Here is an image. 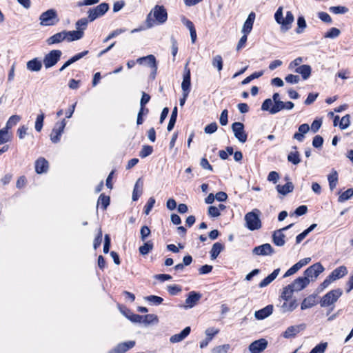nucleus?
<instances>
[{"mask_svg":"<svg viewBox=\"0 0 353 353\" xmlns=\"http://www.w3.org/2000/svg\"><path fill=\"white\" fill-rule=\"evenodd\" d=\"M274 19L276 22L280 25V31L283 33H285L292 28L294 17L290 11H287L284 17L283 8L280 6L274 14Z\"/></svg>","mask_w":353,"mask_h":353,"instance_id":"1","label":"nucleus"},{"mask_svg":"<svg viewBox=\"0 0 353 353\" xmlns=\"http://www.w3.org/2000/svg\"><path fill=\"white\" fill-rule=\"evenodd\" d=\"M167 19L168 14L164 7L156 6L147 16V28H152L155 23L162 24L167 21Z\"/></svg>","mask_w":353,"mask_h":353,"instance_id":"2","label":"nucleus"},{"mask_svg":"<svg viewBox=\"0 0 353 353\" xmlns=\"http://www.w3.org/2000/svg\"><path fill=\"white\" fill-rule=\"evenodd\" d=\"M259 215L260 212L259 210L248 212L244 217L245 227L252 231L260 229L261 228V221Z\"/></svg>","mask_w":353,"mask_h":353,"instance_id":"3","label":"nucleus"},{"mask_svg":"<svg viewBox=\"0 0 353 353\" xmlns=\"http://www.w3.org/2000/svg\"><path fill=\"white\" fill-rule=\"evenodd\" d=\"M342 294L343 291L341 289H335L330 291L322 297L320 301L321 306L328 307L334 304Z\"/></svg>","mask_w":353,"mask_h":353,"instance_id":"4","label":"nucleus"},{"mask_svg":"<svg viewBox=\"0 0 353 353\" xmlns=\"http://www.w3.org/2000/svg\"><path fill=\"white\" fill-rule=\"evenodd\" d=\"M40 25L43 26H54L58 21L57 11L54 9H50L43 12L40 17Z\"/></svg>","mask_w":353,"mask_h":353,"instance_id":"5","label":"nucleus"},{"mask_svg":"<svg viewBox=\"0 0 353 353\" xmlns=\"http://www.w3.org/2000/svg\"><path fill=\"white\" fill-rule=\"evenodd\" d=\"M62 52L59 50H52L46 54L43 58V64L46 68H50L56 65L61 57Z\"/></svg>","mask_w":353,"mask_h":353,"instance_id":"6","label":"nucleus"},{"mask_svg":"<svg viewBox=\"0 0 353 353\" xmlns=\"http://www.w3.org/2000/svg\"><path fill=\"white\" fill-rule=\"evenodd\" d=\"M66 125V121L63 119L61 121L55 123L50 135V140L54 143H57L61 139V136Z\"/></svg>","mask_w":353,"mask_h":353,"instance_id":"7","label":"nucleus"},{"mask_svg":"<svg viewBox=\"0 0 353 353\" xmlns=\"http://www.w3.org/2000/svg\"><path fill=\"white\" fill-rule=\"evenodd\" d=\"M108 9L109 6L106 3H102L94 8L90 9L88 12L89 21L92 22L96 19L103 16L106 12H108Z\"/></svg>","mask_w":353,"mask_h":353,"instance_id":"8","label":"nucleus"},{"mask_svg":"<svg viewBox=\"0 0 353 353\" xmlns=\"http://www.w3.org/2000/svg\"><path fill=\"white\" fill-rule=\"evenodd\" d=\"M324 270L323 266L320 263H316L304 271V277L313 280V279L317 278Z\"/></svg>","mask_w":353,"mask_h":353,"instance_id":"9","label":"nucleus"},{"mask_svg":"<svg viewBox=\"0 0 353 353\" xmlns=\"http://www.w3.org/2000/svg\"><path fill=\"white\" fill-rule=\"evenodd\" d=\"M232 129L234 137L241 142L245 143L247 141V134L244 130V125L241 122H234L232 125Z\"/></svg>","mask_w":353,"mask_h":353,"instance_id":"10","label":"nucleus"},{"mask_svg":"<svg viewBox=\"0 0 353 353\" xmlns=\"http://www.w3.org/2000/svg\"><path fill=\"white\" fill-rule=\"evenodd\" d=\"M293 224H290L289 225L284 227L280 230H277L274 232L272 235V241L277 246H283L285 245V234H283V231H285L290 228Z\"/></svg>","mask_w":353,"mask_h":353,"instance_id":"11","label":"nucleus"},{"mask_svg":"<svg viewBox=\"0 0 353 353\" xmlns=\"http://www.w3.org/2000/svg\"><path fill=\"white\" fill-rule=\"evenodd\" d=\"M187 63L184 68V74L183 75V81L181 83V89L184 95L189 94L191 87L190 70L188 68Z\"/></svg>","mask_w":353,"mask_h":353,"instance_id":"12","label":"nucleus"},{"mask_svg":"<svg viewBox=\"0 0 353 353\" xmlns=\"http://www.w3.org/2000/svg\"><path fill=\"white\" fill-rule=\"evenodd\" d=\"M268 346V341L265 339L254 341L249 345V350L251 353H261Z\"/></svg>","mask_w":353,"mask_h":353,"instance_id":"13","label":"nucleus"},{"mask_svg":"<svg viewBox=\"0 0 353 353\" xmlns=\"http://www.w3.org/2000/svg\"><path fill=\"white\" fill-rule=\"evenodd\" d=\"M252 253L256 255L268 256L274 253V249L270 243H265L255 247Z\"/></svg>","mask_w":353,"mask_h":353,"instance_id":"14","label":"nucleus"},{"mask_svg":"<svg viewBox=\"0 0 353 353\" xmlns=\"http://www.w3.org/2000/svg\"><path fill=\"white\" fill-rule=\"evenodd\" d=\"M310 282V279H307V278L303 276L298 277L290 285L294 292H299L306 288L309 285Z\"/></svg>","mask_w":353,"mask_h":353,"instance_id":"15","label":"nucleus"},{"mask_svg":"<svg viewBox=\"0 0 353 353\" xmlns=\"http://www.w3.org/2000/svg\"><path fill=\"white\" fill-rule=\"evenodd\" d=\"M135 345L134 341H129L118 344L109 353H125Z\"/></svg>","mask_w":353,"mask_h":353,"instance_id":"16","label":"nucleus"},{"mask_svg":"<svg viewBox=\"0 0 353 353\" xmlns=\"http://www.w3.org/2000/svg\"><path fill=\"white\" fill-rule=\"evenodd\" d=\"M305 328V324L290 326L285 330V331L283 333L282 335L284 338L289 339L290 337L296 336L298 333H299L301 330H303Z\"/></svg>","mask_w":353,"mask_h":353,"instance_id":"17","label":"nucleus"},{"mask_svg":"<svg viewBox=\"0 0 353 353\" xmlns=\"http://www.w3.org/2000/svg\"><path fill=\"white\" fill-rule=\"evenodd\" d=\"M255 13L252 12L249 14L241 30L243 34H248L252 30L253 24L255 20Z\"/></svg>","mask_w":353,"mask_h":353,"instance_id":"18","label":"nucleus"},{"mask_svg":"<svg viewBox=\"0 0 353 353\" xmlns=\"http://www.w3.org/2000/svg\"><path fill=\"white\" fill-rule=\"evenodd\" d=\"M201 296L200 294L192 291L189 293L188 296L185 299V308H192L196 305L197 302L201 299Z\"/></svg>","mask_w":353,"mask_h":353,"instance_id":"19","label":"nucleus"},{"mask_svg":"<svg viewBox=\"0 0 353 353\" xmlns=\"http://www.w3.org/2000/svg\"><path fill=\"white\" fill-rule=\"evenodd\" d=\"M190 330V327H185L180 333L172 335L170 338V341L172 343L182 341L189 335Z\"/></svg>","mask_w":353,"mask_h":353,"instance_id":"20","label":"nucleus"},{"mask_svg":"<svg viewBox=\"0 0 353 353\" xmlns=\"http://www.w3.org/2000/svg\"><path fill=\"white\" fill-rule=\"evenodd\" d=\"M64 33L65 36V41L68 42L79 40L84 34L82 30L72 31L64 30Z\"/></svg>","mask_w":353,"mask_h":353,"instance_id":"21","label":"nucleus"},{"mask_svg":"<svg viewBox=\"0 0 353 353\" xmlns=\"http://www.w3.org/2000/svg\"><path fill=\"white\" fill-rule=\"evenodd\" d=\"M272 312L273 307L272 305H270L261 310L256 311L254 313V316L258 320H263L270 316L272 314Z\"/></svg>","mask_w":353,"mask_h":353,"instance_id":"22","label":"nucleus"},{"mask_svg":"<svg viewBox=\"0 0 353 353\" xmlns=\"http://www.w3.org/2000/svg\"><path fill=\"white\" fill-rule=\"evenodd\" d=\"M48 169V162L43 157L39 158L35 161V171L38 174H41L47 172Z\"/></svg>","mask_w":353,"mask_h":353,"instance_id":"23","label":"nucleus"},{"mask_svg":"<svg viewBox=\"0 0 353 353\" xmlns=\"http://www.w3.org/2000/svg\"><path fill=\"white\" fill-rule=\"evenodd\" d=\"M137 62L139 64H143L146 63L152 69L156 71L157 70V63H156V59L154 55H148L146 57H140L137 60Z\"/></svg>","mask_w":353,"mask_h":353,"instance_id":"24","label":"nucleus"},{"mask_svg":"<svg viewBox=\"0 0 353 353\" xmlns=\"http://www.w3.org/2000/svg\"><path fill=\"white\" fill-rule=\"evenodd\" d=\"M310 130V126L307 123L301 124L299 127L298 132H296L293 138L300 142L303 141L304 139V135L307 134Z\"/></svg>","mask_w":353,"mask_h":353,"instance_id":"25","label":"nucleus"},{"mask_svg":"<svg viewBox=\"0 0 353 353\" xmlns=\"http://www.w3.org/2000/svg\"><path fill=\"white\" fill-rule=\"evenodd\" d=\"M347 274V270L345 266L341 265L334 270L330 274V277L334 281L343 278Z\"/></svg>","mask_w":353,"mask_h":353,"instance_id":"26","label":"nucleus"},{"mask_svg":"<svg viewBox=\"0 0 353 353\" xmlns=\"http://www.w3.org/2000/svg\"><path fill=\"white\" fill-rule=\"evenodd\" d=\"M294 72L301 74L302 78L306 80L310 77L312 68L309 65H301L296 68Z\"/></svg>","mask_w":353,"mask_h":353,"instance_id":"27","label":"nucleus"},{"mask_svg":"<svg viewBox=\"0 0 353 353\" xmlns=\"http://www.w3.org/2000/svg\"><path fill=\"white\" fill-rule=\"evenodd\" d=\"M65 40V36L64 33V30L58 33L54 34V35L50 37L46 42L48 45H53L59 43Z\"/></svg>","mask_w":353,"mask_h":353,"instance_id":"28","label":"nucleus"},{"mask_svg":"<svg viewBox=\"0 0 353 353\" xmlns=\"http://www.w3.org/2000/svg\"><path fill=\"white\" fill-rule=\"evenodd\" d=\"M279 272H280L279 268L275 269L272 272V273H271L270 275H268L263 281H261V283L259 284V286L262 288H264V287L268 285L270 283H272L277 277Z\"/></svg>","mask_w":353,"mask_h":353,"instance_id":"29","label":"nucleus"},{"mask_svg":"<svg viewBox=\"0 0 353 353\" xmlns=\"http://www.w3.org/2000/svg\"><path fill=\"white\" fill-rule=\"evenodd\" d=\"M143 191V181L141 179H139L134 185L132 199L133 201L138 200L139 197L142 194Z\"/></svg>","mask_w":353,"mask_h":353,"instance_id":"30","label":"nucleus"},{"mask_svg":"<svg viewBox=\"0 0 353 353\" xmlns=\"http://www.w3.org/2000/svg\"><path fill=\"white\" fill-rule=\"evenodd\" d=\"M26 65L30 71L39 72L41 69L42 63L37 59H34L28 61Z\"/></svg>","mask_w":353,"mask_h":353,"instance_id":"31","label":"nucleus"},{"mask_svg":"<svg viewBox=\"0 0 353 353\" xmlns=\"http://www.w3.org/2000/svg\"><path fill=\"white\" fill-rule=\"evenodd\" d=\"M297 307L296 300L284 301L281 305V310L283 312H288L293 311Z\"/></svg>","mask_w":353,"mask_h":353,"instance_id":"32","label":"nucleus"},{"mask_svg":"<svg viewBox=\"0 0 353 353\" xmlns=\"http://www.w3.org/2000/svg\"><path fill=\"white\" fill-rule=\"evenodd\" d=\"M329 186L331 191H332L338 183V173L336 170H332L327 176Z\"/></svg>","mask_w":353,"mask_h":353,"instance_id":"33","label":"nucleus"},{"mask_svg":"<svg viewBox=\"0 0 353 353\" xmlns=\"http://www.w3.org/2000/svg\"><path fill=\"white\" fill-rule=\"evenodd\" d=\"M316 304V297L314 295H310L304 299L301 305V310L310 308Z\"/></svg>","mask_w":353,"mask_h":353,"instance_id":"34","label":"nucleus"},{"mask_svg":"<svg viewBox=\"0 0 353 353\" xmlns=\"http://www.w3.org/2000/svg\"><path fill=\"white\" fill-rule=\"evenodd\" d=\"M293 189L294 185L292 182H288L286 184L283 185H278L276 186V190L278 192L283 195H285L288 193L292 192Z\"/></svg>","mask_w":353,"mask_h":353,"instance_id":"35","label":"nucleus"},{"mask_svg":"<svg viewBox=\"0 0 353 353\" xmlns=\"http://www.w3.org/2000/svg\"><path fill=\"white\" fill-rule=\"evenodd\" d=\"M294 292V291L291 287V285H288L287 286L283 288L280 298L283 301H289L292 298Z\"/></svg>","mask_w":353,"mask_h":353,"instance_id":"36","label":"nucleus"},{"mask_svg":"<svg viewBox=\"0 0 353 353\" xmlns=\"http://www.w3.org/2000/svg\"><path fill=\"white\" fill-rule=\"evenodd\" d=\"M157 323L158 317L155 314H150L142 316V322L141 323H143L145 325H148L150 324H154Z\"/></svg>","mask_w":353,"mask_h":353,"instance_id":"37","label":"nucleus"},{"mask_svg":"<svg viewBox=\"0 0 353 353\" xmlns=\"http://www.w3.org/2000/svg\"><path fill=\"white\" fill-rule=\"evenodd\" d=\"M223 250V245L219 242L215 243L211 249L210 256L212 259H215L220 252Z\"/></svg>","mask_w":353,"mask_h":353,"instance_id":"38","label":"nucleus"},{"mask_svg":"<svg viewBox=\"0 0 353 353\" xmlns=\"http://www.w3.org/2000/svg\"><path fill=\"white\" fill-rule=\"evenodd\" d=\"M44 118L45 115L44 113L42 112H41V113L37 116L34 123V128L37 132L41 131L43 125Z\"/></svg>","mask_w":353,"mask_h":353,"instance_id":"39","label":"nucleus"},{"mask_svg":"<svg viewBox=\"0 0 353 353\" xmlns=\"http://www.w3.org/2000/svg\"><path fill=\"white\" fill-rule=\"evenodd\" d=\"M212 65L214 68H216L219 72L223 69V59L221 55L217 54L214 56L212 60Z\"/></svg>","mask_w":353,"mask_h":353,"instance_id":"40","label":"nucleus"},{"mask_svg":"<svg viewBox=\"0 0 353 353\" xmlns=\"http://www.w3.org/2000/svg\"><path fill=\"white\" fill-rule=\"evenodd\" d=\"M339 125V128L341 130L347 129L350 126V114H346V115L343 116L341 119Z\"/></svg>","mask_w":353,"mask_h":353,"instance_id":"41","label":"nucleus"},{"mask_svg":"<svg viewBox=\"0 0 353 353\" xmlns=\"http://www.w3.org/2000/svg\"><path fill=\"white\" fill-rule=\"evenodd\" d=\"M10 139V135L8 133V130L6 128L0 130V145L7 143Z\"/></svg>","mask_w":353,"mask_h":353,"instance_id":"42","label":"nucleus"},{"mask_svg":"<svg viewBox=\"0 0 353 353\" xmlns=\"http://www.w3.org/2000/svg\"><path fill=\"white\" fill-rule=\"evenodd\" d=\"M152 243H151L150 241H148L139 248V252L142 255H146L152 250Z\"/></svg>","mask_w":353,"mask_h":353,"instance_id":"43","label":"nucleus"},{"mask_svg":"<svg viewBox=\"0 0 353 353\" xmlns=\"http://www.w3.org/2000/svg\"><path fill=\"white\" fill-rule=\"evenodd\" d=\"M327 347V343L323 342L316 345L310 353H324Z\"/></svg>","mask_w":353,"mask_h":353,"instance_id":"44","label":"nucleus"},{"mask_svg":"<svg viewBox=\"0 0 353 353\" xmlns=\"http://www.w3.org/2000/svg\"><path fill=\"white\" fill-rule=\"evenodd\" d=\"M341 31L336 28H330L324 35L325 38L335 39L339 36Z\"/></svg>","mask_w":353,"mask_h":353,"instance_id":"45","label":"nucleus"},{"mask_svg":"<svg viewBox=\"0 0 353 353\" xmlns=\"http://www.w3.org/2000/svg\"><path fill=\"white\" fill-rule=\"evenodd\" d=\"M21 120V117L19 115H12L11 116L8 121L6 123V129H10L12 126L15 125L18 122H19Z\"/></svg>","mask_w":353,"mask_h":353,"instance_id":"46","label":"nucleus"},{"mask_svg":"<svg viewBox=\"0 0 353 353\" xmlns=\"http://www.w3.org/2000/svg\"><path fill=\"white\" fill-rule=\"evenodd\" d=\"M288 160L294 165L300 163L301 159L298 152H291L288 156Z\"/></svg>","mask_w":353,"mask_h":353,"instance_id":"47","label":"nucleus"},{"mask_svg":"<svg viewBox=\"0 0 353 353\" xmlns=\"http://www.w3.org/2000/svg\"><path fill=\"white\" fill-rule=\"evenodd\" d=\"M353 196V188L347 189L346 191L343 192L339 197V202H344Z\"/></svg>","mask_w":353,"mask_h":353,"instance_id":"48","label":"nucleus"},{"mask_svg":"<svg viewBox=\"0 0 353 353\" xmlns=\"http://www.w3.org/2000/svg\"><path fill=\"white\" fill-rule=\"evenodd\" d=\"M274 104V103L272 99H267L263 102L261 110L263 111H268L271 114V110L272 109Z\"/></svg>","mask_w":353,"mask_h":353,"instance_id":"49","label":"nucleus"},{"mask_svg":"<svg viewBox=\"0 0 353 353\" xmlns=\"http://www.w3.org/2000/svg\"><path fill=\"white\" fill-rule=\"evenodd\" d=\"M284 107L283 101L281 100L276 101L272 106V109L271 110V114H275L281 110H284Z\"/></svg>","mask_w":353,"mask_h":353,"instance_id":"50","label":"nucleus"},{"mask_svg":"<svg viewBox=\"0 0 353 353\" xmlns=\"http://www.w3.org/2000/svg\"><path fill=\"white\" fill-rule=\"evenodd\" d=\"M298 28L296 30V33L301 34L306 28V22L303 17H299L297 19Z\"/></svg>","mask_w":353,"mask_h":353,"instance_id":"51","label":"nucleus"},{"mask_svg":"<svg viewBox=\"0 0 353 353\" xmlns=\"http://www.w3.org/2000/svg\"><path fill=\"white\" fill-rule=\"evenodd\" d=\"M110 204V197L108 196H105L104 194H101L99 200L98 205H101V207L103 210H105L108 205Z\"/></svg>","mask_w":353,"mask_h":353,"instance_id":"52","label":"nucleus"},{"mask_svg":"<svg viewBox=\"0 0 353 353\" xmlns=\"http://www.w3.org/2000/svg\"><path fill=\"white\" fill-rule=\"evenodd\" d=\"M155 199L152 196L150 197L147 201V203L145 204L144 207V212L146 215H148L150 212L151 210L154 207V205L155 204Z\"/></svg>","mask_w":353,"mask_h":353,"instance_id":"53","label":"nucleus"},{"mask_svg":"<svg viewBox=\"0 0 353 353\" xmlns=\"http://www.w3.org/2000/svg\"><path fill=\"white\" fill-rule=\"evenodd\" d=\"M153 148L150 145H144L143 146L141 150L139 152V156L141 158H145L148 156L150 155L152 153Z\"/></svg>","mask_w":353,"mask_h":353,"instance_id":"54","label":"nucleus"},{"mask_svg":"<svg viewBox=\"0 0 353 353\" xmlns=\"http://www.w3.org/2000/svg\"><path fill=\"white\" fill-rule=\"evenodd\" d=\"M263 74V71H259V72H254L252 74H250V76H248V77H246L243 81H242V84L245 85V84H248L251 81H252L253 79H257L260 77H261L262 75Z\"/></svg>","mask_w":353,"mask_h":353,"instance_id":"55","label":"nucleus"},{"mask_svg":"<svg viewBox=\"0 0 353 353\" xmlns=\"http://www.w3.org/2000/svg\"><path fill=\"white\" fill-rule=\"evenodd\" d=\"M88 23V19L86 18H82L76 22L77 30H82L83 31L86 28Z\"/></svg>","mask_w":353,"mask_h":353,"instance_id":"56","label":"nucleus"},{"mask_svg":"<svg viewBox=\"0 0 353 353\" xmlns=\"http://www.w3.org/2000/svg\"><path fill=\"white\" fill-rule=\"evenodd\" d=\"M126 31L125 29H122V28H119V29H117L115 30H114L113 32H112L104 40H103V42L104 43H106L108 42L109 40L113 39L114 37L118 36L119 34L123 33V32H125Z\"/></svg>","mask_w":353,"mask_h":353,"instance_id":"57","label":"nucleus"},{"mask_svg":"<svg viewBox=\"0 0 353 353\" xmlns=\"http://www.w3.org/2000/svg\"><path fill=\"white\" fill-rule=\"evenodd\" d=\"M145 299L154 305H159L163 301V299L161 297L155 295L148 296L145 298Z\"/></svg>","mask_w":353,"mask_h":353,"instance_id":"58","label":"nucleus"},{"mask_svg":"<svg viewBox=\"0 0 353 353\" xmlns=\"http://www.w3.org/2000/svg\"><path fill=\"white\" fill-rule=\"evenodd\" d=\"M330 10L334 14H344L348 11V9L344 6H332Z\"/></svg>","mask_w":353,"mask_h":353,"instance_id":"59","label":"nucleus"},{"mask_svg":"<svg viewBox=\"0 0 353 353\" xmlns=\"http://www.w3.org/2000/svg\"><path fill=\"white\" fill-rule=\"evenodd\" d=\"M229 349H230V345L228 344L219 345V346L214 347L212 350V353H227Z\"/></svg>","mask_w":353,"mask_h":353,"instance_id":"60","label":"nucleus"},{"mask_svg":"<svg viewBox=\"0 0 353 353\" xmlns=\"http://www.w3.org/2000/svg\"><path fill=\"white\" fill-rule=\"evenodd\" d=\"M181 291V288L177 285L168 286V292L171 295H176Z\"/></svg>","mask_w":353,"mask_h":353,"instance_id":"61","label":"nucleus"},{"mask_svg":"<svg viewBox=\"0 0 353 353\" xmlns=\"http://www.w3.org/2000/svg\"><path fill=\"white\" fill-rule=\"evenodd\" d=\"M217 128L218 126L216 123H211L205 126L204 131L206 134H212L216 131Z\"/></svg>","mask_w":353,"mask_h":353,"instance_id":"62","label":"nucleus"},{"mask_svg":"<svg viewBox=\"0 0 353 353\" xmlns=\"http://www.w3.org/2000/svg\"><path fill=\"white\" fill-rule=\"evenodd\" d=\"M127 319L133 323H141L142 322V316L130 313L129 316H127Z\"/></svg>","mask_w":353,"mask_h":353,"instance_id":"63","label":"nucleus"},{"mask_svg":"<svg viewBox=\"0 0 353 353\" xmlns=\"http://www.w3.org/2000/svg\"><path fill=\"white\" fill-rule=\"evenodd\" d=\"M219 332V330L217 328L209 327L205 330V334L209 337L208 339L211 340Z\"/></svg>","mask_w":353,"mask_h":353,"instance_id":"64","label":"nucleus"}]
</instances>
